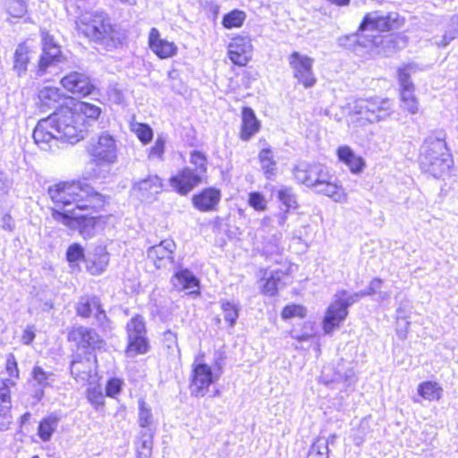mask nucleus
I'll return each mask as SVG.
<instances>
[{"instance_id":"12","label":"nucleus","mask_w":458,"mask_h":458,"mask_svg":"<svg viewBox=\"0 0 458 458\" xmlns=\"http://www.w3.org/2000/svg\"><path fill=\"white\" fill-rule=\"evenodd\" d=\"M252 52L253 46L249 37H235L227 47L229 59L238 66H245L250 61Z\"/></svg>"},{"instance_id":"30","label":"nucleus","mask_w":458,"mask_h":458,"mask_svg":"<svg viewBox=\"0 0 458 458\" xmlns=\"http://www.w3.org/2000/svg\"><path fill=\"white\" fill-rule=\"evenodd\" d=\"M330 175L327 179H323L320 183L318 184L315 191L319 193L331 198L335 202H345L347 200V194L342 188V186L330 182Z\"/></svg>"},{"instance_id":"61","label":"nucleus","mask_w":458,"mask_h":458,"mask_svg":"<svg viewBox=\"0 0 458 458\" xmlns=\"http://www.w3.org/2000/svg\"><path fill=\"white\" fill-rule=\"evenodd\" d=\"M87 397L88 400L96 407L102 406L104 404V395L101 390L98 387L89 389Z\"/></svg>"},{"instance_id":"49","label":"nucleus","mask_w":458,"mask_h":458,"mask_svg":"<svg viewBox=\"0 0 458 458\" xmlns=\"http://www.w3.org/2000/svg\"><path fill=\"white\" fill-rule=\"evenodd\" d=\"M458 37V15H454L450 20L448 30L443 36L442 40L437 43L440 47H446L452 40Z\"/></svg>"},{"instance_id":"46","label":"nucleus","mask_w":458,"mask_h":458,"mask_svg":"<svg viewBox=\"0 0 458 458\" xmlns=\"http://www.w3.org/2000/svg\"><path fill=\"white\" fill-rule=\"evenodd\" d=\"M7 13L13 16L21 18L27 13V4L25 0H5Z\"/></svg>"},{"instance_id":"41","label":"nucleus","mask_w":458,"mask_h":458,"mask_svg":"<svg viewBox=\"0 0 458 458\" xmlns=\"http://www.w3.org/2000/svg\"><path fill=\"white\" fill-rule=\"evenodd\" d=\"M246 19L243 11L234 9L223 17L222 24L225 29L240 28Z\"/></svg>"},{"instance_id":"47","label":"nucleus","mask_w":458,"mask_h":458,"mask_svg":"<svg viewBox=\"0 0 458 458\" xmlns=\"http://www.w3.org/2000/svg\"><path fill=\"white\" fill-rule=\"evenodd\" d=\"M405 304L402 303L397 310H396V319H397V335L401 338H405L408 333V327L410 322L406 320L405 314Z\"/></svg>"},{"instance_id":"19","label":"nucleus","mask_w":458,"mask_h":458,"mask_svg":"<svg viewBox=\"0 0 458 458\" xmlns=\"http://www.w3.org/2000/svg\"><path fill=\"white\" fill-rule=\"evenodd\" d=\"M206 177L195 173L191 167H186L171 177V186L180 194L186 195L198 186Z\"/></svg>"},{"instance_id":"59","label":"nucleus","mask_w":458,"mask_h":458,"mask_svg":"<svg viewBox=\"0 0 458 458\" xmlns=\"http://www.w3.org/2000/svg\"><path fill=\"white\" fill-rule=\"evenodd\" d=\"M93 317L96 319L97 326L102 330L107 331L112 328L111 321L108 319L106 311L102 309L101 304L99 305V309L96 310Z\"/></svg>"},{"instance_id":"64","label":"nucleus","mask_w":458,"mask_h":458,"mask_svg":"<svg viewBox=\"0 0 458 458\" xmlns=\"http://www.w3.org/2000/svg\"><path fill=\"white\" fill-rule=\"evenodd\" d=\"M382 283L383 282L381 279L374 278L373 280L370 281L369 285L366 289L360 291V295H362V297H365L376 294L377 291L381 288Z\"/></svg>"},{"instance_id":"4","label":"nucleus","mask_w":458,"mask_h":458,"mask_svg":"<svg viewBox=\"0 0 458 458\" xmlns=\"http://www.w3.org/2000/svg\"><path fill=\"white\" fill-rule=\"evenodd\" d=\"M452 164L451 154L446 147L445 133L443 131L430 133L420 148L421 169L438 178L448 172Z\"/></svg>"},{"instance_id":"55","label":"nucleus","mask_w":458,"mask_h":458,"mask_svg":"<svg viewBox=\"0 0 458 458\" xmlns=\"http://www.w3.org/2000/svg\"><path fill=\"white\" fill-rule=\"evenodd\" d=\"M248 203L257 211H264L267 208L265 197L258 191L250 192L249 194Z\"/></svg>"},{"instance_id":"52","label":"nucleus","mask_w":458,"mask_h":458,"mask_svg":"<svg viewBox=\"0 0 458 458\" xmlns=\"http://www.w3.org/2000/svg\"><path fill=\"white\" fill-rule=\"evenodd\" d=\"M165 142L166 140L163 136H158L154 146L149 150L148 157L151 159L157 158L158 160H163Z\"/></svg>"},{"instance_id":"33","label":"nucleus","mask_w":458,"mask_h":458,"mask_svg":"<svg viewBox=\"0 0 458 458\" xmlns=\"http://www.w3.org/2000/svg\"><path fill=\"white\" fill-rule=\"evenodd\" d=\"M258 157L265 177L268 180L274 178L277 173V164L272 149L269 148H262Z\"/></svg>"},{"instance_id":"23","label":"nucleus","mask_w":458,"mask_h":458,"mask_svg":"<svg viewBox=\"0 0 458 458\" xmlns=\"http://www.w3.org/2000/svg\"><path fill=\"white\" fill-rule=\"evenodd\" d=\"M221 199V191L215 188L204 189L192 198L193 206L202 212L215 210Z\"/></svg>"},{"instance_id":"37","label":"nucleus","mask_w":458,"mask_h":458,"mask_svg":"<svg viewBox=\"0 0 458 458\" xmlns=\"http://www.w3.org/2000/svg\"><path fill=\"white\" fill-rule=\"evenodd\" d=\"M284 276V272L280 270L271 271L268 276L266 271L263 277L265 284L262 286V293L266 295L275 296L283 285Z\"/></svg>"},{"instance_id":"63","label":"nucleus","mask_w":458,"mask_h":458,"mask_svg":"<svg viewBox=\"0 0 458 458\" xmlns=\"http://www.w3.org/2000/svg\"><path fill=\"white\" fill-rule=\"evenodd\" d=\"M401 107L411 114H416L420 110L417 98H405V100H401Z\"/></svg>"},{"instance_id":"6","label":"nucleus","mask_w":458,"mask_h":458,"mask_svg":"<svg viewBox=\"0 0 458 458\" xmlns=\"http://www.w3.org/2000/svg\"><path fill=\"white\" fill-rule=\"evenodd\" d=\"M360 292L349 294L346 290L338 291L329 305L323 320V329L326 334H330L334 328L338 327L348 315V308L359 301Z\"/></svg>"},{"instance_id":"21","label":"nucleus","mask_w":458,"mask_h":458,"mask_svg":"<svg viewBox=\"0 0 458 458\" xmlns=\"http://www.w3.org/2000/svg\"><path fill=\"white\" fill-rule=\"evenodd\" d=\"M171 282L178 291H189L190 294H199V281L187 268L180 269L174 273Z\"/></svg>"},{"instance_id":"7","label":"nucleus","mask_w":458,"mask_h":458,"mask_svg":"<svg viewBox=\"0 0 458 458\" xmlns=\"http://www.w3.org/2000/svg\"><path fill=\"white\" fill-rule=\"evenodd\" d=\"M393 102L387 98L373 97L359 98L353 106V113L361 120L377 123L387 119L392 114Z\"/></svg>"},{"instance_id":"28","label":"nucleus","mask_w":458,"mask_h":458,"mask_svg":"<svg viewBox=\"0 0 458 458\" xmlns=\"http://www.w3.org/2000/svg\"><path fill=\"white\" fill-rule=\"evenodd\" d=\"M155 431L156 428L140 429L135 441L137 458H151Z\"/></svg>"},{"instance_id":"58","label":"nucleus","mask_w":458,"mask_h":458,"mask_svg":"<svg viewBox=\"0 0 458 458\" xmlns=\"http://www.w3.org/2000/svg\"><path fill=\"white\" fill-rule=\"evenodd\" d=\"M5 370L10 377L9 378L18 380L20 378V371L18 369V363L15 356L13 353H9L6 359Z\"/></svg>"},{"instance_id":"18","label":"nucleus","mask_w":458,"mask_h":458,"mask_svg":"<svg viewBox=\"0 0 458 458\" xmlns=\"http://www.w3.org/2000/svg\"><path fill=\"white\" fill-rule=\"evenodd\" d=\"M97 366L96 355L91 352L86 353L84 356L78 354L71 361L70 370L72 376L78 382L88 381L95 370Z\"/></svg>"},{"instance_id":"53","label":"nucleus","mask_w":458,"mask_h":458,"mask_svg":"<svg viewBox=\"0 0 458 458\" xmlns=\"http://www.w3.org/2000/svg\"><path fill=\"white\" fill-rule=\"evenodd\" d=\"M280 238L276 235H273L267 241L265 242L263 251L267 256L279 255L282 248L280 247Z\"/></svg>"},{"instance_id":"31","label":"nucleus","mask_w":458,"mask_h":458,"mask_svg":"<svg viewBox=\"0 0 458 458\" xmlns=\"http://www.w3.org/2000/svg\"><path fill=\"white\" fill-rule=\"evenodd\" d=\"M412 71L413 66L411 64L398 69L401 100H405V98H417L414 95V85L410 80Z\"/></svg>"},{"instance_id":"44","label":"nucleus","mask_w":458,"mask_h":458,"mask_svg":"<svg viewBox=\"0 0 458 458\" xmlns=\"http://www.w3.org/2000/svg\"><path fill=\"white\" fill-rule=\"evenodd\" d=\"M127 336L129 335H145L146 326L144 318L140 315L132 317L126 326Z\"/></svg>"},{"instance_id":"43","label":"nucleus","mask_w":458,"mask_h":458,"mask_svg":"<svg viewBox=\"0 0 458 458\" xmlns=\"http://www.w3.org/2000/svg\"><path fill=\"white\" fill-rule=\"evenodd\" d=\"M277 199L287 209L297 208V198L292 187L282 186L277 191Z\"/></svg>"},{"instance_id":"42","label":"nucleus","mask_w":458,"mask_h":458,"mask_svg":"<svg viewBox=\"0 0 458 458\" xmlns=\"http://www.w3.org/2000/svg\"><path fill=\"white\" fill-rule=\"evenodd\" d=\"M190 165L195 173L207 177L208 160L203 153L197 150L192 151L190 157Z\"/></svg>"},{"instance_id":"15","label":"nucleus","mask_w":458,"mask_h":458,"mask_svg":"<svg viewBox=\"0 0 458 458\" xmlns=\"http://www.w3.org/2000/svg\"><path fill=\"white\" fill-rule=\"evenodd\" d=\"M69 341L76 343L78 347L91 350H100L105 342L92 328L83 326L72 328L68 334Z\"/></svg>"},{"instance_id":"3","label":"nucleus","mask_w":458,"mask_h":458,"mask_svg":"<svg viewBox=\"0 0 458 458\" xmlns=\"http://www.w3.org/2000/svg\"><path fill=\"white\" fill-rule=\"evenodd\" d=\"M48 194L60 208L73 205L75 209L96 211L104 205L103 196L84 182H59L48 189Z\"/></svg>"},{"instance_id":"51","label":"nucleus","mask_w":458,"mask_h":458,"mask_svg":"<svg viewBox=\"0 0 458 458\" xmlns=\"http://www.w3.org/2000/svg\"><path fill=\"white\" fill-rule=\"evenodd\" d=\"M307 458H328V446L326 442L317 441L311 445Z\"/></svg>"},{"instance_id":"34","label":"nucleus","mask_w":458,"mask_h":458,"mask_svg":"<svg viewBox=\"0 0 458 458\" xmlns=\"http://www.w3.org/2000/svg\"><path fill=\"white\" fill-rule=\"evenodd\" d=\"M75 211V208L66 209L64 212L54 208L52 209V217L58 223L74 228L76 225H80L88 217V215H79Z\"/></svg>"},{"instance_id":"2","label":"nucleus","mask_w":458,"mask_h":458,"mask_svg":"<svg viewBox=\"0 0 458 458\" xmlns=\"http://www.w3.org/2000/svg\"><path fill=\"white\" fill-rule=\"evenodd\" d=\"M403 24L396 12L384 13L374 11L367 13L356 33L339 38V44L345 47L356 45L369 47L379 43L380 37L374 32L389 31L399 29Z\"/></svg>"},{"instance_id":"32","label":"nucleus","mask_w":458,"mask_h":458,"mask_svg":"<svg viewBox=\"0 0 458 458\" xmlns=\"http://www.w3.org/2000/svg\"><path fill=\"white\" fill-rule=\"evenodd\" d=\"M31 376L35 384L38 386V389L36 390L34 397L37 400H41L44 395V389L54 381L55 375L52 372L46 371L40 366H35L32 369Z\"/></svg>"},{"instance_id":"36","label":"nucleus","mask_w":458,"mask_h":458,"mask_svg":"<svg viewBox=\"0 0 458 458\" xmlns=\"http://www.w3.org/2000/svg\"><path fill=\"white\" fill-rule=\"evenodd\" d=\"M149 349L148 341L145 335H129L128 345L125 354L129 358H133L140 354H145Z\"/></svg>"},{"instance_id":"20","label":"nucleus","mask_w":458,"mask_h":458,"mask_svg":"<svg viewBox=\"0 0 458 458\" xmlns=\"http://www.w3.org/2000/svg\"><path fill=\"white\" fill-rule=\"evenodd\" d=\"M61 83L68 91L80 96H88L94 89L88 76L76 72L64 77Z\"/></svg>"},{"instance_id":"10","label":"nucleus","mask_w":458,"mask_h":458,"mask_svg":"<svg viewBox=\"0 0 458 458\" xmlns=\"http://www.w3.org/2000/svg\"><path fill=\"white\" fill-rule=\"evenodd\" d=\"M293 174L298 182L314 189L323 179L329 177L327 166L319 163H300L293 167Z\"/></svg>"},{"instance_id":"35","label":"nucleus","mask_w":458,"mask_h":458,"mask_svg":"<svg viewBox=\"0 0 458 458\" xmlns=\"http://www.w3.org/2000/svg\"><path fill=\"white\" fill-rule=\"evenodd\" d=\"M60 420L57 414L51 413L39 422L38 436L43 442H47L51 439L52 435L58 427Z\"/></svg>"},{"instance_id":"11","label":"nucleus","mask_w":458,"mask_h":458,"mask_svg":"<svg viewBox=\"0 0 458 458\" xmlns=\"http://www.w3.org/2000/svg\"><path fill=\"white\" fill-rule=\"evenodd\" d=\"M289 64L293 72V76L305 88H311L317 80L312 71L314 60L305 55L294 51L289 56Z\"/></svg>"},{"instance_id":"56","label":"nucleus","mask_w":458,"mask_h":458,"mask_svg":"<svg viewBox=\"0 0 458 458\" xmlns=\"http://www.w3.org/2000/svg\"><path fill=\"white\" fill-rule=\"evenodd\" d=\"M306 314V310L301 305L292 304L284 308L282 311V318L284 319L292 318L294 317L303 318Z\"/></svg>"},{"instance_id":"60","label":"nucleus","mask_w":458,"mask_h":458,"mask_svg":"<svg viewBox=\"0 0 458 458\" xmlns=\"http://www.w3.org/2000/svg\"><path fill=\"white\" fill-rule=\"evenodd\" d=\"M123 381L117 377L108 380L106 386V394L109 397H114L121 392Z\"/></svg>"},{"instance_id":"1","label":"nucleus","mask_w":458,"mask_h":458,"mask_svg":"<svg viewBox=\"0 0 458 458\" xmlns=\"http://www.w3.org/2000/svg\"><path fill=\"white\" fill-rule=\"evenodd\" d=\"M38 122L34 142L44 151L54 152L64 143L75 144L85 136L87 127L101 114L100 107L82 101H70Z\"/></svg>"},{"instance_id":"39","label":"nucleus","mask_w":458,"mask_h":458,"mask_svg":"<svg viewBox=\"0 0 458 458\" xmlns=\"http://www.w3.org/2000/svg\"><path fill=\"white\" fill-rule=\"evenodd\" d=\"M418 394L428 401H438L443 394V388L434 381L422 382L418 386Z\"/></svg>"},{"instance_id":"24","label":"nucleus","mask_w":458,"mask_h":458,"mask_svg":"<svg viewBox=\"0 0 458 458\" xmlns=\"http://www.w3.org/2000/svg\"><path fill=\"white\" fill-rule=\"evenodd\" d=\"M109 262L108 253L105 248L98 246L88 252L85 258L87 270L94 276L103 273Z\"/></svg>"},{"instance_id":"48","label":"nucleus","mask_w":458,"mask_h":458,"mask_svg":"<svg viewBox=\"0 0 458 458\" xmlns=\"http://www.w3.org/2000/svg\"><path fill=\"white\" fill-rule=\"evenodd\" d=\"M15 385L16 381L14 379L5 378L2 380V386H0V407L3 405L12 408L10 388Z\"/></svg>"},{"instance_id":"26","label":"nucleus","mask_w":458,"mask_h":458,"mask_svg":"<svg viewBox=\"0 0 458 458\" xmlns=\"http://www.w3.org/2000/svg\"><path fill=\"white\" fill-rule=\"evenodd\" d=\"M35 57H37L36 51L26 43L20 44L17 47L13 56V70L18 76L26 72L28 64Z\"/></svg>"},{"instance_id":"14","label":"nucleus","mask_w":458,"mask_h":458,"mask_svg":"<svg viewBox=\"0 0 458 458\" xmlns=\"http://www.w3.org/2000/svg\"><path fill=\"white\" fill-rule=\"evenodd\" d=\"M216 380L211 368L206 363H199L192 369L191 393L196 397L204 396L209 386Z\"/></svg>"},{"instance_id":"54","label":"nucleus","mask_w":458,"mask_h":458,"mask_svg":"<svg viewBox=\"0 0 458 458\" xmlns=\"http://www.w3.org/2000/svg\"><path fill=\"white\" fill-rule=\"evenodd\" d=\"M66 257L70 263H74L80 260L85 261L86 255H84L83 248L80 244L73 243L68 248Z\"/></svg>"},{"instance_id":"25","label":"nucleus","mask_w":458,"mask_h":458,"mask_svg":"<svg viewBox=\"0 0 458 458\" xmlns=\"http://www.w3.org/2000/svg\"><path fill=\"white\" fill-rule=\"evenodd\" d=\"M336 155L342 163H344L352 174H360L365 167V161L347 145L338 147Z\"/></svg>"},{"instance_id":"13","label":"nucleus","mask_w":458,"mask_h":458,"mask_svg":"<svg viewBox=\"0 0 458 458\" xmlns=\"http://www.w3.org/2000/svg\"><path fill=\"white\" fill-rule=\"evenodd\" d=\"M163 191V182L156 174H148L133 182L132 193L141 201H152Z\"/></svg>"},{"instance_id":"17","label":"nucleus","mask_w":458,"mask_h":458,"mask_svg":"<svg viewBox=\"0 0 458 458\" xmlns=\"http://www.w3.org/2000/svg\"><path fill=\"white\" fill-rule=\"evenodd\" d=\"M320 380L327 386L330 384H343L345 389L353 386L357 377L355 376L353 369L346 362L341 361L335 368L334 374L332 377L327 372V369L324 368Z\"/></svg>"},{"instance_id":"62","label":"nucleus","mask_w":458,"mask_h":458,"mask_svg":"<svg viewBox=\"0 0 458 458\" xmlns=\"http://www.w3.org/2000/svg\"><path fill=\"white\" fill-rule=\"evenodd\" d=\"M11 408L7 406L0 407V430L4 431L9 428L12 422Z\"/></svg>"},{"instance_id":"27","label":"nucleus","mask_w":458,"mask_h":458,"mask_svg":"<svg viewBox=\"0 0 458 458\" xmlns=\"http://www.w3.org/2000/svg\"><path fill=\"white\" fill-rule=\"evenodd\" d=\"M38 97L42 108L54 107L56 109L55 111H57L61 106L66 105L62 103L64 96L61 90L55 87H44L38 91Z\"/></svg>"},{"instance_id":"45","label":"nucleus","mask_w":458,"mask_h":458,"mask_svg":"<svg viewBox=\"0 0 458 458\" xmlns=\"http://www.w3.org/2000/svg\"><path fill=\"white\" fill-rule=\"evenodd\" d=\"M221 308L224 313V318L233 327L239 318V308L227 301H222Z\"/></svg>"},{"instance_id":"50","label":"nucleus","mask_w":458,"mask_h":458,"mask_svg":"<svg viewBox=\"0 0 458 458\" xmlns=\"http://www.w3.org/2000/svg\"><path fill=\"white\" fill-rule=\"evenodd\" d=\"M290 335L293 339H296L299 342H304L315 336L316 331L314 329L312 322H306L301 333L298 332L296 329H293V331H291Z\"/></svg>"},{"instance_id":"9","label":"nucleus","mask_w":458,"mask_h":458,"mask_svg":"<svg viewBox=\"0 0 458 458\" xmlns=\"http://www.w3.org/2000/svg\"><path fill=\"white\" fill-rule=\"evenodd\" d=\"M42 53L39 55L38 64L36 70L37 76H42L51 72L52 69L62 62L63 55L60 46L57 45L52 36L47 31H42Z\"/></svg>"},{"instance_id":"5","label":"nucleus","mask_w":458,"mask_h":458,"mask_svg":"<svg viewBox=\"0 0 458 458\" xmlns=\"http://www.w3.org/2000/svg\"><path fill=\"white\" fill-rule=\"evenodd\" d=\"M76 27L87 38L106 47L114 45V30L108 15L102 11L81 13Z\"/></svg>"},{"instance_id":"8","label":"nucleus","mask_w":458,"mask_h":458,"mask_svg":"<svg viewBox=\"0 0 458 458\" xmlns=\"http://www.w3.org/2000/svg\"><path fill=\"white\" fill-rule=\"evenodd\" d=\"M87 149L97 165H114L117 162V140L107 131L101 132L97 138H91Z\"/></svg>"},{"instance_id":"29","label":"nucleus","mask_w":458,"mask_h":458,"mask_svg":"<svg viewBox=\"0 0 458 458\" xmlns=\"http://www.w3.org/2000/svg\"><path fill=\"white\" fill-rule=\"evenodd\" d=\"M242 120L241 139L242 140H249L259 131L260 126L259 122L250 107H243Z\"/></svg>"},{"instance_id":"57","label":"nucleus","mask_w":458,"mask_h":458,"mask_svg":"<svg viewBox=\"0 0 458 458\" xmlns=\"http://www.w3.org/2000/svg\"><path fill=\"white\" fill-rule=\"evenodd\" d=\"M135 132L139 140L144 144L150 142L153 138V131L151 127L146 123H138L135 128Z\"/></svg>"},{"instance_id":"40","label":"nucleus","mask_w":458,"mask_h":458,"mask_svg":"<svg viewBox=\"0 0 458 458\" xmlns=\"http://www.w3.org/2000/svg\"><path fill=\"white\" fill-rule=\"evenodd\" d=\"M138 423L141 429L156 428L151 408L142 399L139 400Z\"/></svg>"},{"instance_id":"22","label":"nucleus","mask_w":458,"mask_h":458,"mask_svg":"<svg viewBox=\"0 0 458 458\" xmlns=\"http://www.w3.org/2000/svg\"><path fill=\"white\" fill-rule=\"evenodd\" d=\"M148 45L150 49L162 59L174 55L177 51V47L173 42L160 38L159 31L156 28H152L149 31Z\"/></svg>"},{"instance_id":"16","label":"nucleus","mask_w":458,"mask_h":458,"mask_svg":"<svg viewBox=\"0 0 458 458\" xmlns=\"http://www.w3.org/2000/svg\"><path fill=\"white\" fill-rule=\"evenodd\" d=\"M174 250L175 243L172 240L166 239L149 247L147 250V259L156 268L160 269L173 262Z\"/></svg>"},{"instance_id":"38","label":"nucleus","mask_w":458,"mask_h":458,"mask_svg":"<svg viewBox=\"0 0 458 458\" xmlns=\"http://www.w3.org/2000/svg\"><path fill=\"white\" fill-rule=\"evenodd\" d=\"M100 304V300L97 296H82L77 302L76 312L80 317L89 318L94 316Z\"/></svg>"}]
</instances>
